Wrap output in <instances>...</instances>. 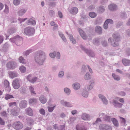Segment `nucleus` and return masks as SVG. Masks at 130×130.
Segmentation results:
<instances>
[{"label":"nucleus","instance_id":"f257e3e1","mask_svg":"<svg viewBox=\"0 0 130 130\" xmlns=\"http://www.w3.org/2000/svg\"><path fill=\"white\" fill-rule=\"evenodd\" d=\"M45 53L40 50L38 51L34 56L35 61L40 65L43 64L45 60Z\"/></svg>","mask_w":130,"mask_h":130},{"label":"nucleus","instance_id":"f03ea898","mask_svg":"<svg viewBox=\"0 0 130 130\" xmlns=\"http://www.w3.org/2000/svg\"><path fill=\"white\" fill-rule=\"evenodd\" d=\"M9 108L8 109V111L9 112L10 110L11 114L14 116H17L19 114V112L17 110V108L15 106L16 105L15 102H11L9 104Z\"/></svg>","mask_w":130,"mask_h":130},{"label":"nucleus","instance_id":"7ed1b4c3","mask_svg":"<svg viewBox=\"0 0 130 130\" xmlns=\"http://www.w3.org/2000/svg\"><path fill=\"white\" fill-rule=\"evenodd\" d=\"M113 36L114 39L111 40V38H109L108 39L109 42H110L111 45L113 46L116 47L118 45V42L120 41L119 35L118 33L113 34Z\"/></svg>","mask_w":130,"mask_h":130},{"label":"nucleus","instance_id":"20e7f679","mask_svg":"<svg viewBox=\"0 0 130 130\" xmlns=\"http://www.w3.org/2000/svg\"><path fill=\"white\" fill-rule=\"evenodd\" d=\"M9 40L11 42L15 43L17 45L18 44V45H19L22 43V39L21 37L17 35L12 38H10Z\"/></svg>","mask_w":130,"mask_h":130},{"label":"nucleus","instance_id":"39448f33","mask_svg":"<svg viewBox=\"0 0 130 130\" xmlns=\"http://www.w3.org/2000/svg\"><path fill=\"white\" fill-rule=\"evenodd\" d=\"M35 30V29L34 28L29 27L25 28L24 32L26 35L31 36L34 34Z\"/></svg>","mask_w":130,"mask_h":130},{"label":"nucleus","instance_id":"423d86ee","mask_svg":"<svg viewBox=\"0 0 130 130\" xmlns=\"http://www.w3.org/2000/svg\"><path fill=\"white\" fill-rule=\"evenodd\" d=\"M80 47L82 50L84 51L89 56L92 57H94L95 56V53L90 49H87L82 45H80Z\"/></svg>","mask_w":130,"mask_h":130},{"label":"nucleus","instance_id":"0eeeda50","mask_svg":"<svg viewBox=\"0 0 130 130\" xmlns=\"http://www.w3.org/2000/svg\"><path fill=\"white\" fill-rule=\"evenodd\" d=\"M99 116L100 117V118L105 121L110 122V120L111 117L110 116H108L105 113H101L99 114Z\"/></svg>","mask_w":130,"mask_h":130},{"label":"nucleus","instance_id":"6e6552de","mask_svg":"<svg viewBox=\"0 0 130 130\" xmlns=\"http://www.w3.org/2000/svg\"><path fill=\"white\" fill-rule=\"evenodd\" d=\"M13 127L16 129H20L23 127V125L22 123L19 121L15 122L14 123Z\"/></svg>","mask_w":130,"mask_h":130},{"label":"nucleus","instance_id":"1a4fd4ad","mask_svg":"<svg viewBox=\"0 0 130 130\" xmlns=\"http://www.w3.org/2000/svg\"><path fill=\"white\" fill-rule=\"evenodd\" d=\"M99 128L100 130H112V127L110 126L105 124L100 125Z\"/></svg>","mask_w":130,"mask_h":130},{"label":"nucleus","instance_id":"9d476101","mask_svg":"<svg viewBox=\"0 0 130 130\" xmlns=\"http://www.w3.org/2000/svg\"><path fill=\"white\" fill-rule=\"evenodd\" d=\"M112 102L113 105L116 108H121L123 105L122 104L119 103L116 100H113Z\"/></svg>","mask_w":130,"mask_h":130},{"label":"nucleus","instance_id":"9b49d317","mask_svg":"<svg viewBox=\"0 0 130 130\" xmlns=\"http://www.w3.org/2000/svg\"><path fill=\"white\" fill-rule=\"evenodd\" d=\"M12 86L15 89H18L20 86L19 81L18 79L15 80L13 82Z\"/></svg>","mask_w":130,"mask_h":130},{"label":"nucleus","instance_id":"f8f14e48","mask_svg":"<svg viewBox=\"0 0 130 130\" xmlns=\"http://www.w3.org/2000/svg\"><path fill=\"white\" fill-rule=\"evenodd\" d=\"M60 103L63 106L68 107H73L72 104L70 103L62 100L60 102Z\"/></svg>","mask_w":130,"mask_h":130},{"label":"nucleus","instance_id":"ddd939ff","mask_svg":"<svg viewBox=\"0 0 130 130\" xmlns=\"http://www.w3.org/2000/svg\"><path fill=\"white\" fill-rule=\"evenodd\" d=\"M81 117L84 120H89L91 119V117L89 115L85 113H82Z\"/></svg>","mask_w":130,"mask_h":130},{"label":"nucleus","instance_id":"4468645a","mask_svg":"<svg viewBox=\"0 0 130 130\" xmlns=\"http://www.w3.org/2000/svg\"><path fill=\"white\" fill-rule=\"evenodd\" d=\"M7 67L8 69H13L15 68V65L13 61H10L7 63Z\"/></svg>","mask_w":130,"mask_h":130},{"label":"nucleus","instance_id":"2eb2a0df","mask_svg":"<svg viewBox=\"0 0 130 130\" xmlns=\"http://www.w3.org/2000/svg\"><path fill=\"white\" fill-rule=\"evenodd\" d=\"M76 130H87L86 127L82 124H79L76 125Z\"/></svg>","mask_w":130,"mask_h":130},{"label":"nucleus","instance_id":"dca6fc26","mask_svg":"<svg viewBox=\"0 0 130 130\" xmlns=\"http://www.w3.org/2000/svg\"><path fill=\"white\" fill-rule=\"evenodd\" d=\"M27 105V101L25 100H22L20 102L19 105L21 108H26Z\"/></svg>","mask_w":130,"mask_h":130},{"label":"nucleus","instance_id":"f3484780","mask_svg":"<svg viewBox=\"0 0 130 130\" xmlns=\"http://www.w3.org/2000/svg\"><path fill=\"white\" fill-rule=\"evenodd\" d=\"M99 97L102 100L104 104L106 105L108 104V101L104 96L102 94H100L99 95Z\"/></svg>","mask_w":130,"mask_h":130},{"label":"nucleus","instance_id":"a211bd4d","mask_svg":"<svg viewBox=\"0 0 130 130\" xmlns=\"http://www.w3.org/2000/svg\"><path fill=\"white\" fill-rule=\"evenodd\" d=\"M39 100L40 102L43 104L46 103L47 101L46 97L43 95H41L40 96Z\"/></svg>","mask_w":130,"mask_h":130},{"label":"nucleus","instance_id":"6ab92c4d","mask_svg":"<svg viewBox=\"0 0 130 130\" xmlns=\"http://www.w3.org/2000/svg\"><path fill=\"white\" fill-rule=\"evenodd\" d=\"M94 85V82L93 80H91L90 81V83L87 86V88L88 90L92 89L93 88Z\"/></svg>","mask_w":130,"mask_h":130},{"label":"nucleus","instance_id":"aec40b11","mask_svg":"<svg viewBox=\"0 0 130 130\" xmlns=\"http://www.w3.org/2000/svg\"><path fill=\"white\" fill-rule=\"evenodd\" d=\"M18 75V74L15 71H10L9 73V77L11 78L17 77Z\"/></svg>","mask_w":130,"mask_h":130},{"label":"nucleus","instance_id":"412c9836","mask_svg":"<svg viewBox=\"0 0 130 130\" xmlns=\"http://www.w3.org/2000/svg\"><path fill=\"white\" fill-rule=\"evenodd\" d=\"M78 30L81 37L84 39L86 40L87 38L85 33L80 28H78Z\"/></svg>","mask_w":130,"mask_h":130},{"label":"nucleus","instance_id":"4be33fe9","mask_svg":"<svg viewBox=\"0 0 130 130\" xmlns=\"http://www.w3.org/2000/svg\"><path fill=\"white\" fill-rule=\"evenodd\" d=\"M78 9L76 7H72L69 10L70 12L73 14H76L78 13Z\"/></svg>","mask_w":130,"mask_h":130},{"label":"nucleus","instance_id":"5701e85b","mask_svg":"<svg viewBox=\"0 0 130 130\" xmlns=\"http://www.w3.org/2000/svg\"><path fill=\"white\" fill-rule=\"evenodd\" d=\"M80 87V84L78 83H75L72 85L73 88L76 90H77L79 89Z\"/></svg>","mask_w":130,"mask_h":130},{"label":"nucleus","instance_id":"b1692460","mask_svg":"<svg viewBox=\"0 0 130 130\" xmlns=\"http://www.w3.org/2000/svg\"><path fill=\"white\" fill-rule=\"evenodd\" d=\"M117 8V5L114 4H111L108 6L109 9L110 10L114 11Z\"/></svg>","mask_w":130,"mask_h":130},{"label":"nucleus","instance_id":"393cba45","mask_svg":"<svg viewBox=\"0 0 130 130\" xmlns=\"http://www.w3.org/2000/svg\"><path fill=\"white\" fill-rule=\"evenodd\" d=\"M26 112L28 115L31 116H33L32 110L29 107L26 109Z\"/></svg>","mask_w":130,"mask_h":130},{"label":"nucleus","instance_id":"a878e982","mask_svg":"<svg viewBox=\"0 0 130 130\" xmlns=\"http://www.w3.org/2000/svg\"><path fill=\"white\" fill-rule=\"evenodd\" d=\"M27 10L24 9H22L19 10L18 12V14L19 16L23 15L26 12Z\"/></svg>","mask_w":130,"mask_h":130},{"label":"nucleus","instance_id":"bb28decb","mask_svg":"<svg viewBox=\"0 0 130 130\" xmlns=\"http://www.w3.org/2000/svg\"><path fill=\"white\" fill-rule=\"evenodd\" d=\"M16 30L17 29L15 28H12L9 29L7 31L8 35H9L15 33Z\"/></svg>","mask_w":130,"mask_h":130},{"label":"nucleus","instance_id":"cd10ccee","mask_svg":"<svg viewBox=\"0 0 130 130\" xmlns=\"http://www.w3.org/2000/svg\"><path fill=\"white\" fill-rule=\"evenodd\" d=\"M95 31L96 33L99 34H101L102 32V28L99 26H96L95 28Z\"/></svg>","mask_w":130,"mask_h":130},{"label":"nucleus","instance_id":"c85d7f7f","mask_svg":"<svg viewBox=\"0 0 130 130\" xmlns=\"http://www.w3.org/2000/svg\"><path fill=\"white\" fill-rule=\"evenodd\" d=\"M122 62L123 64L125 66H129L130 65V60L128 59H122Z\"/></svg>","mask_w":130,"mask_h":130},{"label":"nucleus","instance_id":"c756f323","mask_svg":"<svg viewBox=\"0 0 130 130\" xmlns=\"http://www.w3.org/2000/svg\"><path fill=\"white\" fill-rule=\"evenodd\" d=\"M27 23L29 25H34L36 24V22L32 19H30L27 22Z\"/></svg>","mask_w":130,"mask_h":130},{"label":"nucleus","instance_id":"7c9ffc66","mask_svg":"<svg viewBox=\"0 0 130 130\" xmlns=\"http://www.w3.org/2000/svg\"><path fill=\"white\" fill-rule=\"evenodd\" d=\"M82 95L83 97L87 98L88 96L89 92L86 90H84L82 92Z\"/></svg>","mask_w":130,"mask_h":130},{"label":"nucleus","instance_id":"2f4dec72","mask_svg":"<svg viewBox=\"0 0 130 130\" xmlns=\"http://www.w3.org/2000/svg\"><path fill=\"white\" fill-rule=\"evenodd\" d=\"M29 89L31 95H35L36 94V93L34 91V88L33 87H32L31 86H29Z\"/></svg>","mask_w":130,"mask_h":130},{"label":"nucleus","instance_id":"473e14b6","mask_svg":"<svg viewBox=\"0 0 130 130\" xmlns=\"http://www.w3.org/2000/svg\"><path fill=\"white\" fill-rule=\"evenodd\" d=\"M35 50L33 49L32 48H31L24 52L23 53V54L27 56L30 53L33 52Z\"/></svg>","mask_w":130,"mask_h":130},{"label":"nucleus","instance_id":"72a5a7b5","mask_svg":"<svg viewBox=\"0 0 130 130\" xmlns=\"http://www.w3.org/2000/svg\"><path fill=\"white\" fill-rule=\"evenodd\" d=\"M37 102V100L35 98H30L29 101V103L30 104H35Z\"/></svg>","mask_w":130,"mask_h":130},{"label":"nucleus","instance_id":"f704fd0d","mask_svg":"<svg viewBox=\"0 0 130 130\" xmlns=\"http://www.w3.org/2000/svg\"><path fill=\"white\" fill-rule=\"evenodd\" d=\"M101 118H98L97 119L96 121L93 124L94 125H96V126L99 125V124H101L102 122Z\"/></svg>","mask_w":130,"mask_h":130},{"label":"nucleus","instance_id":"c9c22d12","mask_svg":"<svg viewBox=\"0 0 130 130\" xmlns=\"http://www.w3.org/2000/svg\"><path fill=\"white\" fill-rule=\"evenodd\" d=\"M112 76L114 79L117 81H119L120 79V77L118 75L115 73H112Z\"/></svg>","mask_w":130,"mask_h":130},{"label":"nucleus","instance_id":"e433bc0d","mask_svg":"<svg viewBox=\"0 0 130 130\" xmlns=\"http://www.w3.org/2000/svg\"><path fill=\"white\" fill-rule=\"evenodd\" d=\"M111 121L113 122L114 125L116 126H117L118 125V121L115 118H112Z\"/></svg>","mask_w":130,"mask_h":130},{"label":"nucleus","instance_id":"4c0bfd02","mask_svg":"<svg viewBox=\"0 0 130 130\" xmlns=\"http://www.w3.org/2000/svg\"><path fill=\"white\" fill-rule=\"evenodd\" d=\"M91 78V76L89 73L87 72L86 75L84 76V79L86 80H89Z\"/></svg>","mask_w":130,"mask_h":130},{"label":"nucleus","instance_id":"58836bf2","mask_svg":"<svg viewBox=\"0 0 130 130\" xmlns=\"http://www.w3.org/2000/svg\"><path fill=\"white\" fill-rule=\"evenodd\" d=\"M27 122L30 124H31L34 122V120L31 117H28L27 119Z\"/></svg>","mask_w":130,"mask_h":130},{"label":"nucleus","instance_id":"ea45409f","mask_svg":"<svg viewBox=\"0 0 130 130\" xmlns=\"http://www.w3.org/2000/svg\"><path fill=\"white\" fill-rule=\"evenodd\" d=\"M19 60L20 63L23 64L25 63L26 62V61L24 59V58L21 56L19 58Z\"/></svg>","mask_w":130,"mask_h":130},{"label":"nucleus","instance_id":"a19ab883","mask_svg":"<svg viewBox=\"0 0 130 130\" xmlns=\"http://www.w3.org/2000/svg\"><path fill=\"white\" fill-rule=\"evenodd\" d=\"M26 68L25 67L23 66H21L19 68V70L22 73H24L25 72Z\"/></svg>","mask_w":130,"mask_h":130},{"label":"nucleus","instance_id":"79ce46f5","mask_svg":"<svg viewBox=\"0 0 130 130\" xmlns=\"http://www.w3.org/2000/svg\"><path fill=\"white\" fill-rule=\"evenodd\" d=\"M13 98H14V97L12 95L9 94H6L5 99L6 100H8L9 99Z\"/></svg>","mask_w":130,"mask_h":130},{"label":"nucleus","instance_id":"37998d69","mask_svg":"<svg viewBox=\"0 0 130 130\" xmlns=\"http://www.w3.org/2000/svg\"><path fill=\"white\" fill-rule=\"evenodd\" d=\"M69 38L70 41H72L73 43L74 44L76 43V41L74 39L73 36L72 35H70Z\"/></svg>","mask_w":130,"mask_h":130},{"label":"nucleus","instance_id":"c03bdc74","mask_svg":"<svg viewBox=\"0 0 130 130\" xmlns=\"http://www.w3.org/2000/svg\"><path fill=\"white\" fill-rule=\"evenodd\" d=\"M76 119L75 117H71L70 118V119L68 121L69 123L70 124H71L73 123Z\"/></svg>","mask_w":130,"mask_h":130},{"label":"nucleus","instance_id":"a18cd8bd","mask_svg":"<svg viewBox=\"0 0 130 130\" xmlns=\"http://www.w3.org/2000/svg\"><path fill=\"white\" fill-rule=\"evenodd\" d=\"M64 91L68 95H69L71 92L70 89L68 88H65L64 89Z\"/></svg>","mask_w":130,"mask_h":130},{"label":"nucleus","instance_id":"49530a36","mask_svg":"<svg viewBox=\"0 0 130 130\" xmlns=\"http://www.w3.org/2000/svg\"><path fill=\"white\" fill-rule=\"evenodd\" d=\"M89 15L91 18H94L96 17V14L94 12H91L89 13Z\"/></svg>","mask_w":130,"mask_h":130},{"label":"nucleus","instance_id":"de8ad7c7","mask_svg":"<svg viewBox=\"0 0 130 130\" xmlns=\"http://www.w3.org/2000/svg\"><path fill=\"white\" fill-rule=\"evenodd\" d=\"M125 53L127 56H129L130 55V48H128L126 49Z\"/></svg>","mask_w":130,"mask_h":130},{"label":"nucleus","instance_id":"09e8293b","mask_svg":"<svg viewBox=\"0 0 130 130\" xmlns=\"http://www.w3.org/2000/svg\"><path fill=\"white\" fill-rule=\"evenodd\" d=\"M56 106V105H55V106L53 107H48L47 109L48 111L50 112H52Z\"/></svg>","mask_w":130,"mask_h":130},{"label":"nucleus","instance_id":"8fccbe9b","mask_svg":"<svg viewBox=\"0 0 130 130\" xmlns=\"http://www.w3.org/2000/svg\"><path fill=\"white\" fill-rule=\"evenodd\" d=\"M120 120L121 121V123H122V125L123 126H124L125 125V119L123 118H122L121 117H120Z\"/></svg>","mask_w":130,"mask_h":130},{"label":"nucleus","instance_id":"3c124183","mask_svg":"<svg viewBox=\"0 0 130 130\" xmlns=\"http://www.w3.org/2000/svg\"><path fill=\"white\" fill-rule=\"evenodd\" d=\"M87 68V66H86L85 65H83L82 67V71L81 72V74H82L86 71Z\"/></svg>","mask_w":130,"mask_h":130},{"label":"nucleus","instance_id":"603ef678","mask_svg":"<svg viewBox=\"0 0 130 130\" xmlns=\"http://www.w3.org/2000/svg\"><path fill=\"white\" fill-rule=\"evenodd\" d=\"M121 17L123 19H126L127 18V15L125 12H123L121 13Z\"/></svg>","mask_w":130,"mask_h":130},{"label":"nucleus","instance_id":"864d4df0","mask_svg":"<svg viewBox=\"0 0 130 130\" xmlns=\"http://www.w3.org/2000/svg\"><path fill=\"white\" fill-rule=\"evenodd\" d=\"M99 11L101 12H103L105 10L103 6H101L99 7Z\"/></svg>","mask_w":130,"mask_h":130},{"label":"nucleus","instance_id":"5fc2aeb1","mask_svg":"<svg viewBox=\"0 0 130 130\" xmlns=\"http://www.w3.org/2000/svg\"><path fill=\"white\" fill-rule=\"evenodd\" d=\"M20 0H14L13 1V3L15 5H18L20 3Z\"/></svg>","mask_w":130,"mask_h":130},{"label":"nucleus","instance_id":"6e6d98bb","mask_svg":"<svg viewBox=\"0 0 130 130\" xmlns=\"http://www.w3.org/2000/svg\"><path fill=\"white\" fill-rule=\"evenodd\" d=\"M64 75V72L62 71H60L58 73V76L59 77L61 78Z\"/></svg>","mask_w":130,"mask_h":130},{"label":"nucleus","instance_id":"4d7b16f0","mask_svg":"<svg viewBox=\"0 0 130 130\" xmlns=\"http://www.w3.org/2000/svg\"><path fill=\"white\" fill-rule=\"evenodd\" d=\"M37 79V78L36 77H34L32 78L29 81L30 82L32 83H34L35 82Z\"/></svg>","mask_w":130,"mask_h":130},{"label":"nucleus","instance_id":"13d9d810","mask_svg":"<svg viewBox=\"0 0 130 130\" xmlns=\"http://www.w3.org/2000/svg\"><path fill=\"white\" fill-rule=\"evenodd\" d=\"M55 54V56L57 59H59L60 57V55L59 52H57V53L55 52L54 53Z\"/></svg>","mask_w":130,"mask_h":130},{"label":"nucleus","instance_id":"bf43d9fd","mask_svg":"<svg viewBox=\"0 0 130 130\" xmlns=\"http://www.w3.org/2000/svg\"><path fill=\"white\" fill-rule=\"evenodd\" d=\"M65 126L64 124L59 126L58 130H65Z\"/></svg>","mask_w":130,"mask_h":130},{"label":"nucleus","instance_id":"052dcab7","mask_svg":"<svg viewBox=\"0 0 130 130\" xmlns=\"http://www.w3.org/2000/svg\"><path fill=\"white\" fill-rule=\"evenodd\" d=\"M39 111L40 113L41 114L43 115H45V110L43 109H41Z\"/></svg>","mask_w":130,"mask_h":130},{"label":"nucleus","instance_id":"680f3d73","mask_svg":"<svg viewBox=\"0 0 130 130\" xmlns=\"http://www.w3.org/2000/svg\"><path fill=\"white\" fill-rule=\"evenodd\" d=\"M4 84L5 87L9 86V82L8 80H4Z\"/></svg>","mask_w":130,"mask_h":130},{"label":"nucleus","instance_id":"e2e57ef3","mask_svg":"<svg viewBox=\"0 0 130 130\" xmlns=\"http://www.w3.org/2000/svg\"><path fill=\"white\" fill-rule=\"evenodd\" d=\"M106 21L108 24L110 23V24H112L113 23V21L111 19H107L106 20Z\"/></svg>","mask_w":130,"mask_h":130},{"label":"nucleus","instance_id":"0e129e2a","mask_svg":"<svg viewBox=\"0 0 130 130\" xmlns=\"http://www.w3.org/2000/svg\"><path fill=\"white\" fill-rule=\"evenodd\" d=\"M55 53V52H54L53 53H50L49 54V56L50 57L52 58H55V54L54 53Z\"/></svg>","mask_w":130,"mask_h":130},{"label":"nucleus","instance_id":"69168bd1","mask_svg":"<svg viewBox=\"0 0 130 130\" xmlns=\"http://www.w3.org/2000/svg\"><path fill=\"white\" fill-rule=\"evenodd\" d=\"M99 42V39L98 38H95L93 41V43L95 45L97 44Z\"/></svg>","mask_w":130,"mask_h":130},{"label":"nucleus","instance_id":"338daca9","mask_svg":"<svg viewBox=\"0 0 130 130\" xmlns=\"http://www.w3.org/2000/svg\"><path fill=\"white\" fill-rule=\"evenodd\" d=\"M51 17L53 16L55 14V12L53 10H50L49 11Z\"/></svg>","mask_w":130,"mask_h":130},{"label":"nucleus","instance_id":"774afa93","mask_svg":"<svg viewBox=\"0 0 130 130\" xmlns=\"http://www.w3.org/2000/svg\"><path fill=\"white\" fill-rule=\"evenodd\" d=\"M118 94L122 96H124L126 94L123 91H120L118 92Z\"/></svg>","mask_w":130,"mask_h":130}]
</instances>
